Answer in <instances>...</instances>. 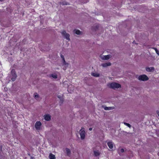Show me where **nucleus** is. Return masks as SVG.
<instances>
[{
    "label": "nucleus",
    "instance_id": "nucleus-23",
    "mask_svg": "<svg viewBox=\"0 0 159 159\" xmlns=\"http://www.w3.org/2000/svg\"><path fill=\"white\" fill-rule=\"evenodd\" d=\"M52 76L54 78L56 79L57 78V75H52Z\"/></svg>",
    "mask_w": 159,
    "mask_h": 159
},
{
    "label": "nucleus",
    "instance_id": "nucleus-15",
    "mask_svg": "<svg viewBox=\"0 0 159 159\" xmlns=\"http://www.w3.org/2000/svg\"><path fill=\"white\" fill-rule=\"evenodd\" d=\"M74 32L77 34L79 35L81 34V31L79 30H75Z\"/></svg>",
    "mask_w": 159,
    "mask_h": 159
},
{
    "label": "nucleus",
    "instance_id": "nucleus-18",
    "mask_svg": "<svg viewBox=\"0 0 159 159\" xmlns=\"http://www.w3.org/2000/svg\"><path fill=\"white\" fill-rule=\"evenodd\" d=\"M111 107H106L104 108V109L105 110H110L111 109Z\"/></svg>",
    "mask_w": 159,
    "mask_h": 159
},
{
    "label": "nucleus",
    "instance_id": "nucleus-6",
    "mask_svg": "<svg viewBox=\"0 0 159 159\" xmlns=\"http://www.w3.org/2000/svg\"><path fill=\"white\" fill-rule=\"evenodd\" d=\"M41 125V123L40 121H37L35 124V127L36 129L37 130L40 129Z\"/></svg>",
    "mask_w": 159,
    "mask_h": 159
},
{
    "label": "nucleus",
    "instance_id": "nucleus-5",
    "mask_svg": "<svg viewBox=\"0 0 159 159\" xmlns=\"http://www.w3.org/2000/svg\"><path fill=\"white\" fill-rule=\"evenodd\" d=\"M61 34L65 39L69 41L70 40V35L67 33L65 30L61 32Z\"/></svg>",
    "mask_w": 159,
    "mask_h": 159
},
{
    "label": "nucleus",
    "instance_id": "nucleus-25",
    "mask_svg": "<svg viewBox=\"0 0 159 159\" xmlns=\"http://www.w3.org/2000/svg\"><path fill=\"white\" fill-rule=\"evenodd\" d=\"M61 57L62 58V60L64 59H65L64 58V56L63 55H61Z\"/></svg>",
    "mask_w": 159,
    "mask_h": 159
},
{
    "label": "nucleus",
    "instance_id": "nucleus-13",
    "mask_svg": "<svg viewBox=\"0 0 159 159\" xmlns=\"http://www.w3.org/2000/svg\"><path fill=\"white\" fill-rule=\"evenodd\" d=\"M110 58V56L109 55H107L104 56L102 58L103 60H107Z\"/></svg>",
    "mask_w": 159,
    "mask_h": 159
},
{
    "label": "nucleus",
    "instance_id": "nucleus-4",
    "mask_svg": "<svg viewBox=\"0 0 159 159\" xmlns=\"http://www.w3.org/2000/svg\"><path fill=\"white\" fill-rule=\"evenodd\" d=\"M138 79L139 80L146 81L148 80V78L145 75H142L139 76Z\"/></svg>",
    "mask_w": 159,
    "mask_h": 159
},
{
    "label": "nucleus",
    "instance_id": "nucleus-10",
    "mask_svg": "<svg viewBox=\"0 0 159 159\" xmlns=\"http://www.w3.org/2000/svg\"><path fill=\"white\" fill-rule=\"evenodd\" d=\"M146 70L147 71L151 72L154 70V68L153 67H148L146 68Z\"/></svg>",
    "mask_w": 159,
    "mask_h": 159
},
{
    "label": "nucleus",
    "instance_id": "nucleus-3",
    "mask_svg": "<svg viewBox=\"0 0 159 159\" xmlns=\"http://www.w3.org/2000/svg\"><path fill=\"white\" fill-rule=\"evenodd\" d=\"M11 80L12 81H14L16 80L17 77L16 74L14 69H12L11 71Z\"/></svg>",
    "mask_w": 159,
    "mask_h": 159
},
{
    "label": "nucleus",
    "instance_id": "nucleus-26",
    "mask_svg": "<svg viewBox=\"0 0 159 159\" xmlns=\"http://www.w3.org/2000/svg\"><path fill=\"white\" fill-rule=\"evenodd\" d=\"M120 151L121 152H124V149L123 148H121L120 150Z\"/></svg>",
    "mask_w": 159,
    "mask_h": 159
},
{
    "label": "nucleus",
    "instance_id": "nucleus-31",
    "mask_svg": "<svg viewBox=\"0 0 159 159\" xmlns=\"http://www.w3.org/2000/svg\"><path fill=\"white\" fill-rule=\"evenodd\" d=\"M3 0H0V1H2Z\"/></svg>",
    "mask_w": 159,
    "mask_h": 159
},
{
    "label": "nucleus",
    "instance_id": "nucleus-16",
    "mask_svg": "<svg viewBox=\"0 0 159 159\" xmlns=\"http://www.w3.org/2000/svg\"><path fill=\"white\" fill-rule=\"evenodd\" d=\"M92 75L93 76L95 77H99V74L96 73H92Z\"/></svg>",
    "mask_w": 159,
    "mask_h": 159
},
{
    "label": "nucleus",
    "instance_id": "nucleus-24",
    "mask_svg": "<svg viewBox=\"0 0 159 159\" xmlns=\"http://www.w3.org/2000/svg\"><path fill=\"white\" fill-rule=\"evenodd\" d=\"M58 97L60 99V100H61V101L62 102H63V100L62 99H61V95H59V96H58Z\"/></svg>",
    "mask_w": 159,
    "mask_h": 159
},
{
    "label": "nucleus",
    "instance_id": "nucleus-1",
    "mask_svg": "<svg viewBox=\"0 0 159 159\" xmlns=\"http://www.w3.org/2000/svg\"><path fill=\"white\" fill-rule=\"evenodd\" d=\"M108 86L111 88L114 89L120 88L121 87V85L118 83L114 82L111 83L108 85Z\"/></svg>",
    "mask_w": 159,
    "mask_h": 159
},
{
    "label": "nucleus",
    "instance_id": "nucleus-17",
    "mask_svg": "<svg viewBox=\"0 0 159 159\" xmlns=\"http://www.w3.org/2000/svg\"><path fill=\"white\" fill-rule=\"evenodd\" d=\"M63 61V64L64 65H67L66 66H68L69 64L67 63L66 61H65V59H64L62 60Z\"/></svg>",
    "mask_w": 159,
    "mask_h": 159
},
{
    "label": "nucleus",
    "instance_id": "nucleus-8",
    "mask_svg": "<svg viewBox=\"0 0 159 159\" xmlns=\"http://www.w3.org/2000/svg\"><path fill=\"white\" fill-rule=\"evenodd\" d=\"M111 65V64L110 62H107L105 63H103L102 64V66L103 67H106L107 66H110Z\"/></svg>",
    "mask_w": 159,
    "mask_h": 159
},
{
    "label": "nucleus",
    "instance_id": "nucleus-28",
    "mask_svg": "<svg viewBox=\"0 0 159 159\" xmlns=\"http://www.w3.org/2000/svg\"><path fill=\"white\" fill-rule=\"evenodd\" d=\"M157 113L158 116H159V111H157Z\"/></svg>",
    "mask_w": 159,
    "mask_h": 159
},
{
    "label": "nucleus",
    "instance_id": "nucleus-7",
    "mask_svg": "<svg viewBox=\"0 0 159 159\" xmlns=\"http://www.w3.org/2000/svg\"><path fill=\"white\" fill-rule=\"evenodd\" d=\"M44 119L47 121H49L51 120V116L48 114L44 116Z\"/></svg>",
    "mask_w": 159,
    "mask_h": 159
},
{
    "label": "nucleus",
    "instance_id": "nucleus-19",
    "mask_svg": "<svg viewBox=\"0 0 159 159\" xmlns=\"http://www.w3.org/2000/svg\"><path fill=\"white\" fill-rule=\"evenodd\" d=\"M124 124L125 125H126L127 126H128L129 128H130L131 127V125H130V124L126 123V122H124Z\"/></svg>",
    "mask_w": 159,
    "mask_h": 159
},
{
    "label": "nucleus",
    "instance_id": "nucleus-9",
    "mask_svg": "<svg viewBox=\"0 0 159 159\" xmlns=\"http://www.w3.org/2000/svg\"><path fill=\"white\" fill-rule=\"evenodd\" d=\"M107 143L108 146L110 149H111L113 148V144L112 142H108Z\"/></svg>",
    "mask_w": 159,
    "mask_h": 159
},
{
    "label": "nucleus",
    "instance_id": "nucleus-14",
    "mask_svg": "<svg viewBox=\"0 0 159 159\" xmlns=\"http://www.w3.org/2000/svg\"><path fill=\"white\" fill-rule=\"evenodd\" d=\"M94 155L95 156L97 157L99 155L100 153L98 151H94Z\"/></svg>",
    "mask_w": 159,
    "mask_h": 159
},
{
    "label": "nucleus",
    "instance_id": "nucleus-2",
    "mask_svg": "<svg viewBox=\"0 0 159 159\" xmlns=\"http://www.w3.org/2000/svg\"><path fill=\"white\" fill-rule=\"evenodd\" d=\"M80 132L81 139H84L85 136V129L83 127H82L81 129L80 130Z\"/></svg>",
    "mask_w": 159,
    "mask_h": 159
},
{
    "label": "nucleus",
    "instance_id": "nucleus-21",
    "mask_svg": "<svg viewBox=\"0 0 159 159\" xmlns=\"http://www.w3.org/2000/svg\"><path fill=\"white\" fill-rule=\"evenodd\" d=\"M153 48L154 49H155L157 54H158V55H159V52L157 50V49L156 48Z\"/></svg>",
    "mask_w": 159,
    "mask_h": 159
},
{
    "label": "nucleus",
    "instance_id": "nucleus-11",
    "mask_svg": "<svg viewBox=\"0 0 159 159\" xmlns=\"http://www.w3.org/2000/svg\"><path fill=\"white\" fill-rule=\"evenodd\" d=\"M49 157L50 159H56V157L55 155L51 153L49 154Z\"/></svg>",
    "mask_w": 159,
    "mask_h": 159
},
{
    "label": "nucleus",
    "instance_id": "nucleus-27",
    "mask_svg": "<svg viewBox=\"0 0 159 159\" xmlns=\"http://www.w3.org/2000/svg\"><path fill=\"white\" fill-rule=\"evenodd\" d=\"M70 87H69L68 88V91H69V92L70 93H71V92H70L69 90H70Z\"/></svg>",
    "mask_w": 159,
    "mask_h": 159
},
{
    "label": "nucleus",
    "instance_id": "nucleus-12",
    "mask_svg": "<svg viewBox=\"0 0 159 159\" xmlns=\"http://www.w3.org/2000/svg\"><path fill=\"white\" fill-rule=\"evenodd\" d=\"M66 154L68 156H69L70 155V154L71 152L70 149L68 148H66Z\"/></svg>",
    "mask_w": 159,
    "mask_h": 159
},
{
    "label": "nucleus",
    "instance_id": "nucleus-20",
    "mask_svg": "<svg viewBox=\"0 0 159 159\" xmlns=\"http://www.w3.org/2000/svg\"><path fill=\"white\" fill-rule=\"evenodd\" d=\"M34 97L35 98H39V95L37 94L36 93H35L34 94Z\"/></svg>",
    "mask_w": 159,
    "mask_h": 159
},
{
    "label": "nucleus",
    "instance_id": "nucleus-30",
    "mask_svg": "<svg viewBox=\"0 0 159 159\" xmlns=\"http://www.w3.org/2000/svg\"><path fill=\"white\" fill-rule=\"evenodd\" d=\"M66 67H65V68H63V69L65 70H66Z\"/></svg>",
    "mask_w": 159,
    "mask_h": 159
},
{
    "label": "nucleus",
    "instance_id": "nucleus-29",
    "mask_svg": "<svg viewBox=\"0 0 159 159\" xmlns=\"http://www.w3.org/2000/svg\"><path fill=\"white\" fill-rule=\"evenodd\" d=\"M92 129L91 128H89V130H92Z\"/></svg>",
    "mask_w": 159,
    "mask_h": 159
},
{
    "label": "nucleus",
    "instance_id": "nucleus-32",
    "mask_svg": "<svg viewBox=\"0 0 159 159\" xmlns=\"http://www.w3.org/2000/svg\"><path fill=\"white\" fill-rule=\"evenodd\" d=\"M73 90H74V89H73V90L72 91H73Z\"/></svg>",
    "mask_w": 159,
    "mask_h": 159
},
{
    "label": "nucleus",
    "instance_id": "nucleus-22",
    "mask_svg": "<svg viewBox=\"0 0 159 159\" xmlns=\"http://www.w3.org/2000/svg\"><path fill=\"white\" fill-rule=\"evenodd\" d=\"M61 4L62 5H68L67 2H62L61 3Z\"/></svg>",
    "mask_w": 159,
    "mask_h": 159
}]
</instances>
